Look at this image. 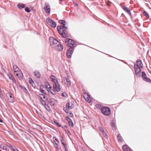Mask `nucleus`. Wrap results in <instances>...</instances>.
Wrapping results in <instances>:
<instances>
[{"label":"nucleus","instance_id":"nucleus-1","mask_svg":"<svg viewBox=\"0 0 151 151\" xmlns=\"http://www.w3.org/2000/svg\"><path fill=\"white\" fill-rule=\"evenodd\" d=\"M59 22L63 24V25L58 26L57 29L58 32L62 37H65L66 36L65 32L68 29V25L66 24V22L64 20H60Z\"/></svg>","mask_w":151,"mask_h":151},{"label":"nucleus","instance_id":"nucleus-2","mask_svg":"<svg viewBox=\"0 0 151 151\" xmlns=\"http://www.w3.org/2000/svg\"><path fill=\"white\" fill-rule=\"evenodd\" d=\"M49 41L50 45L55 50L59 51L63 50V46L60 44V43L52 37L50 38Z\"/></svg>","mask_w":151,"mask_h":151},{"label":"nucleus","instance_id":"nucleus-3","mask_svg":"<svg viewBox=\"0 0 151 151\" xmlns=\"http://www.w3.org/2000/svg\"><path fill=\"white\" fill-rule=\"evenodd\" d=\"M102 113L104 115L106 116H109L111 114V110L109 107H104L101 109Z\"/></svg>","mask_w":151,"mask_h":151},{"label":"nucleus","instance_id":"nucleus-4","mask_svg":"<svg viewBox=\"0 0 151 151\" xmlns=\"http://www.w3.org/2000/svg\"><path fill=\"white\" fill-rule=\"evenodd\" d=\"M46 21L47 24L50 25L52 27L55 28L56 27V23L51 19H47L46 20Z\"/></svg>","mask_w":151,"mask_h":151},{"label":"nucleus","instance_id":"nucleus-5","mask_svg":"<svg viewBox=\"0 0 151 151\" xmlns=\"http://www.w3.org/2000/svg\"><path fill=\"white\" fill-rule=\"evenodd\" d=\"M44 9L45 12L47 14H50V7L48 3H45L44 7Z\"/></svg>","mask_w":151,"mask_h":151},{"label":"nucleus","instance_id":"nucleus-6","mask_svg":"<svg viewBox=\"0 0 151 151\" xmlns=\"http://www.w3.org/2000/svg\"><path fill=\"white\" fill-rule=\"evenodd\" d=\"M65 42L66 43H68V46L70 47L73 46L75 43V41L72 40L70 39H66L65 40Z\"/></svg>","mask_w":151,"mask_h":151},{"label":"nucleus","instance_id":"nucleus-7","mask_svg":"<svg viewBox=\"0 0 151 151\" xmlns=\"http://www.w3.org/2000/svg\"><path fill=\"white\" fill-rule=\"evenodd\" d=\"M134 66L136 75L139 77H141V69L140 68L136 67V65H134Z\"/></svg>","mask_w":151,"mask_h":151},{"label":"nucleus","instance_id":"nucleus-8","mask_svg":"<svg viewBox=\"0 0 151 151\" xmlns=\"http://www.w3.org/2000/svg\"><path fill=\"white\" fill-rule=\"evenodd\" d=\"M73 51V47H71L68 50L66 54V56L68 58H71Z\"/></svg>","mask_w":151,"mask_h":151},{"label":"nucleus","instance_id":"nucleus-9","mask_svg":"<svg viewBox=\"0 0 151 151\" xmlns=\"http://www.w3.org/2000/svg\"><path fill=\"white\" fill-rule=\"evenodd\" d=\"M83 96L85 99L88 102L90 103L91 101V98L88 93H84Z\"/></svg>","mask_w":151,"mask_h":151},{"label":"nucleus","instance_id":"nucleus-10","mask_svg":"<svg viewBox=\"0 0 151 151\" xmlns=\"http://www.w3.org/2000/svg\"><path fill=\"white\" fill-rule=\"evenodd\" d=\"M47 102L50 105L53 106L56 103L57 101L55 99L51 98L47 100Z\"/></svg>","mask_w":151,"mask_h":151},{"label":"nucleus","instance_id":"nucleus-11","mask_svg":"<svg viewBox=\"0 0 151 151\" xmlns=\"http://www.w3.org/2000/svg\"><path fill=\"white\" fill-rule=\"evenodd\" d=\"M53 87L55 91L57 92H59L60 91V88L58 83L53 84Z\"/></svg>","mask_w":151,"mask_h":151},{"label":"nucleus","instance_id":"nucleus-12","mask_svg":"<svg viewBox=\"0 0 151 151\" xmlns=\"http://www.w3.org/2000/svg\"><path fill=\"white\" fill-rule=\"evenodd\" d=\"M50 79L52 81L53 84H55V83H58V81L57 78L54 76H50Z\"/></svg>","mask_w":151,"mask_h":151},{"label":"nucleus","instance_id":"nucleus-13","mask_svg":"<svg viewBox=\"0 0 151 151\" xmlns=\"http://www.w3.org/2000/svg\"><path fill=\"white\" fill-rule=\"evenodd\" d=\"M66 106L68 109H71L73 107L74 105L72 102H68L66 104Z\"/></svg>","mask_w":151,"mask_h":151},{"label":"nucleus","instance_id":"nucleus-14","mask_svg":"<svg viewBox=\"0 0 151 151\" xmlns=\"http://www.w3.org/2000/svg\"><path fill=\"white\" fill-rule=\"evenodd\" d=\"M134 65H136V67L139 68H142L143 65L141 60H137L136 62V64H134Z\"/></svg>","mask_w":151,"mask_h":151},{"label":"nucleus","instance_id":"nucleus-15","mask_svg":"<svg viewBox=\"0 0 151 151\" xmlns=\"http://www.w3.org/2000/svg\"><path fill=\"white\" fill-rule=\"evenodd\" d=\"M123 9L130 16L131 15V13L130 12V11L127 7H126L125 6H123Z\"/></svg>","mask_w":151,"mask_h":151},{"label":"nucleus","instance_id":"nucleus-16","mask_svg":"<svg viewBox=\"0 0 151 151\" xmlns=\"http://www.w3.org/2000/svg\"><path fill=\"white\" fill-rule=\"evenodd\" d=\"M65 80H66L65 85L68 87H70L71 85V82L69 79L67 78H65Z\"/></svg>","mask_w":151,"mask_h":151},{"label":"nucleus","instance_id":"nucleus-17","mask_svg":"<svg viewBox=\"0 0 151 151\" xmlns=\"http://www.w3.org/2000/svg\"><path fill=\"white\" fill-rule=\"evenodd\" d=\"M45 85L47 91L49 92V91H50V89L52 88L50 86L49 83L48 82H45Z\"/></svg>","mask_w":151,"mask_h":151},{"label":"nucleus","instance_id":"nucleus-18","mask_svg":"<svg viewBox=\"0 0 151 151\" xmlns=\"http://www.w3.org/2000/svg\"><path fill=\"white\" fill-rule=\"evenodd\" d=\"M122 149L124 151H132L127 145H124L122 147Z\"/></svg>","mask_w":151,"mask_h":151},{"label":"nucleus","instance_id":"nucleus-19","mask_svg":"<svg viewBox=\"0 0 151 151\" xmlns=\"http://www.w3.org/2000/svg\"><path fill=\"white\" fill-rule=\"evenodd\" d=\"M15 75L18 77L19 79H21L23 78V74L21 71H19V73H16Z\"/></svg>","mask_w":151,"mask_h":151},{"label":"nucleus","instance_id":"nucleus-20","mask_svg":"<svg viewBox=\"0 0 151 151\" xmlns=\"http://www.w3.org/2000/svg\"><path fill=\"white\" fill-rule=\"evenodd\" d=\"M7 75L8 78L12 81L13 83L16 84V82L14 77L10 73H9L7 74Z\"/></svg>","mask_w":151,"mask_h":151},{"label":"nucleus","instance_id":"nucleus-21","mask_svg":"<svg viewBox=\"0 0 151 151\" xmlns=\"http://www.w3.org/2000/svg\"><path fill=\"white\" fill-rule=\"evenodd\" d=\"M39 97L40 98V99H45V100H47L46 96L42 94H40L39 95Z\"/></svg>","mask_w":151,"mask_h":151},{"label":"nucleus","instance_id":"nucleus-22","mask_svg":"<svg viewBox=\"0 0 151 151\" xmlns=\"http://www.w3.org/2000/svg\"><path fill=\"white\" fill-rule=\"evenodd\" d=\"M34 73L36 77L37 78H40V74L38 70H35L34 71Z\"/></svg>","mask_w":151,"mask_h":151},{"label":"nucleus","instance_id":"nucleus-23","mask_svg":"<svg viewBox=\"0 0 151 151\" xmlns=\"http://www.w3.org/2000/svg\"><path fill=\"white\" fill-rule=\"evenodd\" d=\"M25 6L23 4H19L17 5V7L19 9H21L24 8Z\"/></svg>","mask_w":151,"mask_h":151},{"label":"nucleus","instance_id":"nucleus-24","mask_svg":"<svg viewBox=\"0 0 151 151\" xmlns=\"http://www.w3.org/2000/svg\"><path fill=\"white\" fill-rule=\"evenodd\" d=\"M45 107V108L46 109L49 111V112H51V110L50 108V106L47 104L45 105L44 106Z\"/></svg>","mask_w":151,"mask_h":151},{"label":"nucleus","instance_id":"nucleus-25","mask_svg":"<svg viewBox=\"0 0 151 151\" xmlns=\"http://www.w3.org/2000/svg\"><path fill=\"white\" fill-rule=\"evenodd\" d=\"M142 76L144 80L146 79V78H147L146 73L144 72L142 73Z\"/></svg>","mask_w":151,"mask_h":151},{"label":"nucleus","instance_id":"nucleus-26","mask_svg":"<svg viewBox=\"0 0 151 151\" xmlns=\"http://www.w3.org/2000/svg\"><path fill=\"white\" fill-rule=\"evenodd\" d=\"M61 144H62V145L63 147V148L64 149L65 151H67V146L65 144V142H64Z\"/></svg>","mask_w":151,"mask_h":151},{"label":"nucleus","instance_id":"nucleus-27","mask_svg":"<svg viewBox=\"0 0 151 151\" xmlns=\"http://www.w3.org/2000/svg\"><path fill=\"white\" fill-rule=\"evenodd\" d=\"M46 100H45V99H44L43 100L42 99H40V101L41 103V104L45 106V105H46V104H45V101Z\"/></svg>","mask_w":151,"mask_h":151},{"label":"nucleus","instance_id":"nucleus-28","mask_svg":"<svg viewBox=\"0 0 151 151\" xmlns=\"http://www.w3.org/2000/svg\"><path fill=\"white\" fill-rule=\"evenodd\" d=\"M54 122L58 127H61V125L56 120H54Z\"/></svg>","mask_w":151,"mask_h":151},{"label":"nucleus","instance_id":"nucleus-29","mask_svg":"<svg viewBox=\"0 0 151 151\" xmlns=\"http://www.w3.org/2000/svg\"><path fill=\"white\" fill-rule=\"evenodd\" d=\"M144 81L148 83H151V80L147 77L146 78V79Z\"/></svg>","mask_w":151,"mask_h":151},{"label":"nucleus","instance_id":"nucleus-30","mask_svg":"<svg viewBox=\"0 0 151 151\" xmlns=\"http://www.w3.org/2000/svg\"><path fill=\"white\" fill-rule=\"evenodd\" d=\"M14 70V72L15 73V74L16 73H19V71H20L18 67L17 68L15 69Z\"/></svg>","mask_w":151,"mask_h":151},{"label":"nucleus","instance_id":"nucleus-31","mask_svg":"<svg viewBox=\"0 0 151 151\" xmlns=\"http://www.w3.org/2000/svg\"><path fill=\"white\" fill-rule=\"evenodd\" d=\"M143 15L146 17L147 18H148L149 17V16L147 14V12H145V11H144L143 12Z\"/></svg>","mask_w":151,"mask_h":151},{"label":"nucleus","instance_id":"nucleus-32","mask_svg":"<svg viewBox=\"0 0 151 151\" xmlns=\"http://www.w3.org/2000/svg\"><path fill=\"white\" fill-rule=\"evenodd\" d=\"M118 140L120 142L122 141V137L120 136V135H119L118 136Z\"/></svg>","mask_w":151,"mask_h":151},{"label":"nucleus","instance_id":"nucleus-33","mask_svg":"<svg viewBox=\"0 0 151 151\" xmlns=\"http://www.w3.org/2000/svg\"><path fill=\"white\" fill-rule=\"evenodd\" d=\"M68 123L70 126L72 127L73 126V124L71 120L70 121L68 122Z\"/></svg>","mask_w":151,"mask_h":151},{"label":"nucleus","instance_id":"nucleus-34","mask_svg":"<svg viewBox=\"0 0 151 151\" xmlns=\"http://www.w3.org/2000/svg\"><path fill=\"white\" fill-rule=\"evenodd\" d=\"M10 149L12 151H18V150L14 147H12Z\"/></svg>","mask_w":151,"mask_h":151},{"label":"nucleus","instance_id":"nucleus-35","mask_svg":"<svg viewBox=\"0 0 151 151\" xmlns=\"http://www.w3.org/2000/svg\"><path fill=\"white\" fill-rule=\"evenodd\" d=\"M25 10L26 12L28 13H29L30 12V10L29 8L28 7H26L25 9Z\"/></svg>","mask_w":151,"mask_h":151},{"label":"nucleus","instance_id":"nucleus-36","mask_svg":"<svg viewBox=\"0 0 151 151\" xmlns=\"http://www.w3.org/2000/svg\"><path fill=\"white\" fill-rule=\"evenodd\" d=\"M0 97L2 100L4 99V97L1 91L0 90Z\"/></svg>","mask_w":151,"mask_h":151},{"label":"nucleus","instance_id":"nucleus-37","mask_svg":"<svg viewBox=\"0 0 151 151\" xmlns=\"http://www.w3.org/2000/svg\"><path fill=\"white\" fill-rule=\"evenodd\" d=\"M60 140L61 143H62L64 142V139L62 137H60Z\"/></svg>","mask_w":151,"mask_h":151},{"label":"nucleus","instance_id":"nucleus-38","mask_svg":"<svg viewBox=\"0 0 151 151\" xmlns=\"http://www.w3.org/2000/svg\"><path fill=\"white\" fill-rule=\"evenodd\" d=\"M61 95L62 96L65 97L67 96V94L66 93L64 92L62 93Z\"/></svg>","mask_w":151,"mask_h":151},{"label":"nucleus","instance_id":"nucleus-39","mask_svg":"<svg viewBox=\"0 0 151 151\" xmlns=\"http://www.w3.org/2000/svg\"><path fill=\"white\" fill-rule=\"evenodd\" d=\"M6 146L8 147H9V148L10 149H11V148H12V146H11L10 144L9 143H7L6 145Z\"/></svg>","mask_w":151,"mask_h":151},{"label":"nucleus","instance_id":"nucleus-40","mask_svg":"<svg viewBox=\"0 0 151 151\" xmlns=\"http://www.w3.org/2000/svg\"><path fill=\"white\" fill-rule=\"evenodd\" d=\"M18 68L17 66L16 65H14L13 66L12 68L13 70L16 69Z\"/></svg>","mask_w":151,"mask_h":151},{"label":"nucleus","instance_id":"nucleus-41","mask_svg":"<svg viewBox=\"0 0 151 151\" xmlns=\"http://www.w3.org/2000/svg\"><path fill=\"white\" fill-rule=\"evenodd\" d=\"M111 126L112 127V129H113L114 128L115 129V125L114 123H112L111 124Z\"/></svg>","mask_w":151,"mask_h":151},{"label":"nucleus","instance_id":"nucleus-42","mask_svg":"<svg viewBox=\"0 0 151 151\" xmlns=\"http://www.w3.org/2000/svg\"><path fill=\"white\" fill-rule=\"evenodd\" d=\"M66 119L68 121V122L70 121L71 120L70 119L68 116L66 117Z\"/></svg>","mask_w":151,"mask_h":151},{"label":"nucleus","instance_id":"nucleus-43","mask_svg":"<svg viewBox=\"0 0 151 151\" xmlns=\"http://www.w3.org/2000/svg\"><path fill=\"white\" fill-rule=\"evenodd\" d=\"M99 128L100 129V130L102 132H103L104 131V129L103 128L101 127H99Z\"/></svg>","mask_w":151,"mask_h":151},{"label":"nucleus","instance_id":"nucleus-44","mask_svg":"<svg viewBox=\"0 0 151 151\" xmlns=\"http://www.w3.org/2000/svg\"><path fill=\"white\" fill-rule=\"evenodd\" d=\"M102 132V133L103 134V135L104 136H105L106 135V132H104V131H103V132Z\"/></svg>","mask_w":151,"mask_h":151},{"label":"nucleus","instance_id":"nucleus-45","mask_svg":"<svg viewBox=\"0 0 151 151\" xmlns=\"http://www.w3.org/2000/svg\"><path fill=\"white\" fill-rule=\"evenodd\" d=\"M50 91L51 93H52V94H53V95L55 94V92L54 91H53V92H52L51 91V89H50V91Z\"/></svg>","mask_w":151,"mask_h":151},{"label":"nucleus","instance_id":"nucleus-46","mask_svg":"<svg viewBox=\"0 0 151 151\" xmlns=\"http://www.w3.org/2000/svg\"><path fill=\"white\" fill-rule=\"evenodd\" d=\"M29 83H31V84H32V83H34L33 81V80H32L31 79V80L29 81Z\"/></svg>","mask_w":151,"mask_h":151},{"label":"nucleus","instance_id":"nucleus-47","mask_svg":"<svg viewBox=\"0 0 151 151\" xmlns=\"http://www.w3.org/2000/svg\"><path fill=\"white\" fill-rule=\"evenodd\" d=\"M40 92L42 93H44V91L42 89H40Z\"/></svg>","mask_w":151,"mask_h":151},{"label":"nucleus","instance_id":"nucleus-48","mask_svg":"<svg viewBox=\"0 0 151 151\" xmlns=\"http://www.w3.org/2000/svg\"><path fill=\"white\" fill-rule=\"evenodd\" d=\"M8 95L9 96L11 99L12 98V95L9 93H8Z\"/></svg>","mask_w":151,"mask_h":151},{"label":"nucleus","instance_id":"nucleus-49","mask_svg":"<svg viewBox=\"0 0 151 151\" xmlns=\"http://www.w3.org/2000/svg\"><path fill=\"white\" fill-rule=\"evenodd\" d=\"M57 142H57H55V144L56 145H59V142H58H58Z\"/></svg>","mask_w":151,"mask_h":151},{"label":"nucleus","instance_id":"nucleus-50","mask_svg":"<svg viewBox=\"0 0 151 151\" xmlns=\"http://www.w3.org/2000/svg\"><path fill=\"white\" fill-rule=\"evenodd\" d=\"M53 139H55V140L57 142L58 141V139L56 138L55 137H53Z\"/></svg>","mask_w":151,"mask_h":151},{"label":"nucleus","instance_id":"nucleus-51","mask_svg":"<svg viewBox=\"0 0 151 151\" xmlns=\"http://www.w3.org/2000/svg\"><path fill=\"white\" fill-rule=\"evenodd\" d=\"M3 122L2 120L0 118V122Z\"/></svg>","mask_w":151,"mask_h":151},{"label":"nucleus","instance_id":"nucleus-52","mask_svg":"<svg viewBox=\"0 0 151 151\" xmlns=\"http://www.w3.org/2000/svg\"><path fill=\"white\" fill-rule=\"evenodd\" d=\"M98 106H99V107H100L101 106V105L100 104L98 105Z\"/></svg>","mask_w":151,"mask_h":151},{"label":"nucleus","instance_id":"nucleus-53","mask_svg":"<svg viewBox=\"0 0 151 151\" xmlns=\"http://www.w3.org/2000/svg\"><path fill=\"white\" fill-rule=\"evenodd\" d=\"M9 101L10 102H12V100H10V101H9Z\"/></svg>","mask_w":151,"mask_h":151},{"label":"nucleus","instance_id":"nucleus-54","mask_svg":"<svg viewBox=\"0 0 151 151\" xmlns=\"http://www.w3.org/2000/svg\"><path fill=\"white\" fill-rule=\"evenodd\" d=\"M60 1H64V0H60Z\"/></svg>","mask_w":151,"mask_h":151}]
</instances>
